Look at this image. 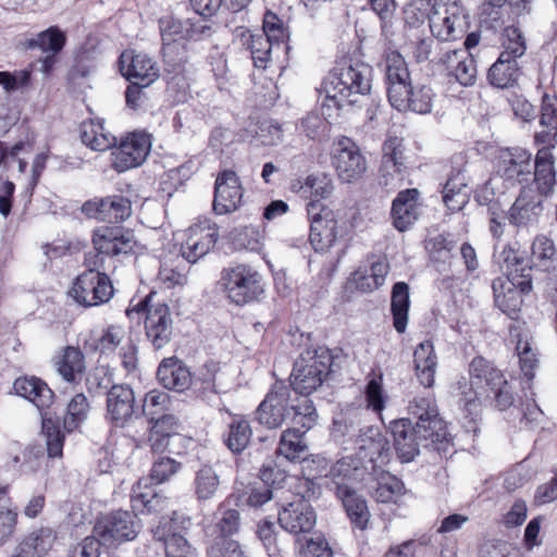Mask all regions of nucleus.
Here are the masks:
<instances>
[{"mask_svg":"<svg viewBox=\"0 0 557 557\" xmlns=\"http://www.w3.org/2000/svg\"><path fill=\"white\" fill-rule=\"evenodd\" d=\"M495 306L512 320L519 319L523 305V297L527 293L521 292L519 286L498 276L492 282Z\"/></svg>","mask_w":557,"mask_h":557,"instance_id":"c85d7f7f","label":"nucleus"},{"mask_svg":"<svg viewBox=\"0 0 557 557\" xmlns=\"http://www.w3.org/2000/svg\"><path fill=\"white\" fill-rule=\"evenodd\" d=\"M387 98L395 90L403 89L411 82L410 72L404 57L397 50H387L384 54Z\"/></svg>","mask_w":557,"mask_h":557,"instance_id":"4c0bfd02","label":"nucleus"},{"mask_svg":"<svg viewBox=\"0 0 557 557\" xmlns=\"http://www.w3.org/2000/svg\"><path fill=\"white\" fill-rule=\"evenodd\" d=\"M86 271L79 274L70 289V296L81 306L94 307L108 302L114 293L107 275L104 258L88 253L85 258Z\"/></svg>","mask_w":557,"mask_h":557,"instance_id":"39448f33","label":"nucleus"},{"mask_svg":"<svg viewBox=\"0 0 557 557\" xmlns=\"http://www.w3.org/2000/svg\"><path fill=\"white\" fill-rule=\"evenodd\" d=\"M465 26V16L458 8L453 10L444 8L443 12L437 9L430 17V29L434 37L442 41L456 40L461 37Z\"/></svg>","mask_w":557,"mask_h":557,"instance_id":"cd10ccee","label":"nucleus"},{"mask_svg":"<svg viewBox=\"0 0 557 557\" xmlns=\"http://www.w3.org/2000/svg\"><path fill=\"white\" fill-rule=\"evenodd\" d=\"M305 436L306 431L286 430L276 449L277 455L300 465L296 494L301 498L278 515L281 527L296 535V557H313V510L310 504L313 495V458Z\"/></svg>","mask_w":557,"mask_h":557,"instance_id":"f257e3e1","label":"nucleus"},{"mask_svg":"<svg viewBox=\"0 0 557 557\" xmlns=\"http://www.w3.org/2000/svg\"><path fill=\"white\" fill-rule=\"evenodd\" d=\"M443 201L447 209L457 212L463 209L469 201L467 185L458 177H449L442 190Z\"/></svg>","mask_w":557,"mask_h":557,"instance_id":"09e8293b","label":"nucleus"},{"mask_svg":"<svg viewBox=\"0 0 557 557\" xmlns=\"http://www.w3.org/2000/svg\"><path fill=\"white\" fill-rule=\"evenodd\" d=\"M151 141L146 133L134 132L124 137L113 152V168L124 172L140 165L148 156Z\"/></svg>","mask_w":557,"mask_h":557,"instance_id":"f3484780","label":"nucleus"},{"mask_svg":"<svg viewBox=\"0 0 557 557\" xmlns=\"http://www.w3.org/2000/svg\"><path fill=\"white\" fill-rule=\"evenodd\" d=\"M145 330L147 338L157 350L164 348L171 342L173 319L166 304L149 307L145 319Z\"/></svg>","mask_w":557,"mask_h":557,"instance_id":"5701e85b","label":"nucleus"},{"mask_svg":"<svg viewBox=\"0 0 557 557\" xmlns=\"http://www.w3.org/2000/svg\"><path fill=\"white\" fill-rule=\"evenodd\" d=\"M371 476L373 484L370 486L369 494L376 503H397V498L404 494L403 481L389 471L374 469Z\"/></svg>","mask_w":557,"mask_h":557,"instance_id":"7c9ffc66","label":"nucleus"},{"mask_svg":"<svg viewBox=\"0 0 557 557\" xmlns=\"http://www.w3.org/2000/svg\"><path fill=\"white\" fill-rule=\"evenodd\" d=\"M221 483L216 467L211 463H201L195 471L193 480L196 499L200 503L213 499L220 491Z\"/></svg>","mask_w":557,"mask_h":557,"instance_id":"c9c22d12","label":"nucleus"},{"mask_svg":"<svg viewBox=\"0 0 557 557\" xmlns=\"http://www.w3.org/2000/svg\"><path fill=\"white\" fill-rule=\"evenodd\" d=\"M251 428L247 420L236 419L228 426L225 444L233 453H242L251 438Z\"/></svg>","mask_w":557,"mask_h":557,"instance_id":"864d4df0","label":"nucleus"},{"mask_svg":"<svg viewBox=\"0 0 557 557\" xmlns=\"http://www.w3.org/2000/svg\"><path fill=\"white\" fill-rule=\"evenodd\" d=\"M125 338V330L121 325H109L102 331L101 336L98 339L97 348L102 354L114 351Z\"/></svg>","mask_w":557,"mask_h":557,"instance_id":"774afa93","label":"nucleus"},{"mask_svg":"<svg viewBox=\"0 0 557 557\" xmlns=\"http://www.w3.org/2000/svg\"><path fill=\"white\" fill-rule=\"evenodd\" d=\"M13 387L18 396L32 401L40 411L42 434L46 438L47 455L49 458L63 456L64 433L60 429L58 419H53L48 411L54 400V393L42 380L32 377H18Z\"/></svg>","mask_w":557,"mask_h":557,"instance_id":"20e7f679","label":"nucleus"},{"mask_svg":"<svg viewBox=\"0 0 557 557\" xmlns=\"http://www.w3.org/2000/svg\"><path fill=\"white\" fill-rule=\"evenodd\" d=\"M336 496L341 499L351 525L364 531L371 517L367 500L347 485H337Z\"/></svg>","mask_w":557,"mask_h":557,"instance_id":"c756f323","label":"nucleus"},{"mask_svg":"<svg viewBox=\"0 0 557 557\" xmlns=\"http://www.w3.org/2000/svg\"><path fill=\"white\" fill-rule=\"evenodd\" d=\"M422 199L418 188L400 190L392 201L391 219L398 232L408 231L421 214Z\"/></svg>","mask_w":557,"mask_h":557,"instance_id":"6ab92c4d","label":"nucleus"},{"mask_svg":"<svg viewBox=\"0 0 557 557\" xmlns=\"http://www.w3.org/2000/svg\"><path fill=\"white\" fill-rule=\"evenodd\" d=\"M367 407L373 412L381 413L385 407L386 396L383 389L382 373L371 377L364 391Z\"/></svg>","mask_w":557,"mask_h":557,"instance_id":"e2e57ef3","label":"nucleus"},{"mask_svg":"<svg viewBox=\"0 0 557 557\" xmlns=\"http://www.w3.org/2000/svg\"><path fill=\"white\" fill-rule=\"evenodd\" d=\"M261 34L276 42L283 49H287L286 41L289 38L288 27L285 22L273 11L267 10L263 16V26Z\"/></svg>","mask_w":557,"mask_h":557,"instance_id":"603ef678","label":"nucleus"},{"mask_svg":"<svg viewBox=\"0 0 557 557\" xmlns=\"http://www.w3.org/2000/svg\"><path fill=\"white\" fill-rule=\"evenodd\" d=\"M330 163L339 182L356 184L368 173L369 163L360 145L349 136H336L330 146Z\"/></svg>","mask_w":557,"mask_h":557,"instance_id":"423d86ee","label":"nucleus"},{"mask_svg":"<svg viewBox=\"0 0 557 557\" xmlns=\"http://www.w3.org/2000/svg\"><path fill=\"white\" fill-rule=\"evenodd\" d=\"M500 267L505 274V280L519 286L524 293H530L533 288L532 257L523 250L518 242L507 243L500 251Z\"/></svg>","mask_w":557,"mask_h":557,"instance_id":"f8f14e48","label":"nucleus"},{"mask_svg":"<svg viewBox=\"0 0 557 557\" xmlns=\"http://www.w3.org/2000/svg\"><path fill=\"white\" fill-rule=\"evenodd\" d=\"M434 64L448 83L469 87L476 82V62L467 49L442 51Z\"/></svg>","mask_w":557,"mask_h":557,"instance_id":"9b49d317","label":"nucleus"},{"mask_svg":"<svg viewBox=\"0 0 557 557\" xmlns=\"http://www.w3.org/2000/svg\"><path fill=\"white\" fill-rule=\"evenodd\" d=\"M337 238V221L334 211L327 206H321L315 212V252L333 246Z\"/></svg>","mask_w":557,"mask_h":557,"instance_id":"ea45409f","label":"nucleus"},{"mask_svg":"<svg viewBox=\"0 0 557 557\" xmlns=\"http://www.w3.org/2000/svg\"><path fill=\"white\" fill-rule=\"evenodd\" d=\"M394 448L403 462H410L419 454L420 438L410 419H399L391 423Z\"/></svg>","mask_w":557,"mask_h":557,"instance_id":"bb28decb","label":"nucleus"},{"mask_svg":"<svg viewBox=\"0 0 557 557\" xmlns=\"http://www.w3.org/2000/svg\"><path fill=\"white\" fill-rule=\"evenodd\" d=\"M95 255L106 257L128 255L134 252L137 240L131 231L103 227L97 230L92 237Z\"/></svg>","mask_w":557,"mask_h":557,"instance_id":"aec40b11","label":"nucleus"},{"mask_svg":"<svg viewBox=\"0 0 557 557\" xmlns=\"http://www.w3.org/2000/svg\"><path fill=\"white\" fill-rule=\"evenodd\" d=\"M290 386L296 395L293 410L298 416L310 419L313 414V352L306 349L295 361L290 374Z\"/></svg>","mask_w":557,"mask_h":557,"instance_id":"1a4fd4ad","label":"nucleus"},{"mask_svg":"<svg viewBox=\"0 0 557 557\" xmlns=\"http://www.w3.org/2000/svg\"><path fill=\"white\" fill-rule=\"evenodd\" d=\"M162 54L166 70L172 73H181L188 62L186 42L162 44Z\"/></svg>","mask_w":557,"mask_h":557,"instance_id":"13d9d810","label":"nucleus"},{"mask_svg":"<svg viewBox=\"0 0 557 557\" xmlns=\"http://www.w3.org/2000/svg\"><path fill=\"white\" fill-rule=\"evenodd\" d=\"M157 376L163 387L180 393L191 385L190 371L176 358L164 359L158 368Z\"/></svg>","mask_w":557,"mask_h":557,"instance_id":"473e14b6","label":"nucleus"},{"mask_svg":"<svg viewBox=\"0 0 557 557\" xmlns=\"http://www.w3.org/2000/svg\"><path fill=\"white\" fill-rule=\"evenodd\" d=\"M140 530V521L133 511L115 510L98 519L94 533L103 545L133 541Z\"/></svg>","mask_w":557,"mask_h":557,"instance_id":"9d476101","label":"nucleus"},{"mask_svg":"<svg viewBox=\"0 0 557 557\" xmlns=\"http://www.w3.org/2000/svg\"><path fill=\"white\" fill-rule=\"evenodd\" d=\"M468 375L460 376L451 385V395L475 431L484 407L506 411L513 406L516 393L505 371L484 356L478 355L470 360Z\"/></svg>","mask_w":557,"mask_h":557,"instance_id":"f03ea898","label":"nucleus"},{"mask_svg":"<svg viewBox=\"0 0 557 557\" xmlns=\"http://www.w3.org/2000/svg\"><path fill=\"white\" fill-rule=\"evenodd\" d=\"M131 502L134 510L152 512L158 510L160 498L148 487V479H140L132 490Z\"/></svg>","mask_w":557,"mask_h":557,"instance_id":"8fccbe9b","label":"nucleus"},{"mask_svg":"<svg viewBox=\"0 0 557 557\" xmlns=\"http://www.w3.org/2000/svg\"><path fill=\"white\" fill-rule=\"evenodd\" d=\"M244 188L238 175L224 170L214 182L213 210L216 214H227L238 210L243 203Z\"/></svg>","mask_w":557,"mask_h":557,"instance_id":"dca6fc26","label":"nucleus"},{"mask_svg":"<svg viewBox=\"0 0 557 557\" xmlns=\"http://www.w3.org/2000/svg\"><path fill=\"white\" fill-rule=\"evenodd\" d=\"M363 458H369V461L373 465L374 469H382V466H386L391 460V447L388 441L381 433L370 437L361 447Z\"/></svg>","mask_w":557,"mask_h":557,"instance_id":"37998d69","label":"nucleus"},{"mask_svg":"<svg viewBox=\"0 0 557 557\" xmlns=\"http://www.w3.org/2000/svg\"><path fill=\"white\" fill-rule=\"evenodd\" d=\"M188 20L164 16L159 20L162 44L186 42L188 37Z\"/></svg>","mask_w":557,"mask_h":557,"instance_id":"3c124183","label":"nucleus"},{"mask_svg":"<svg viewBox=\"0 0 557 557\" xmlns=\"http://www.w3.org/2000/svg\"><path fill=\"white\" fill-rule=\"evenodd\" d=\"M410 304L409 285L406 282H396L391 293V314L393 327L398 334L407 331Z\"/></svg>","mask_w":557,"mask_h":557,"instance_id":"e433bc0d","label":"nucleus"},{"mask_svg":"<svg viewBox=\"0 0 557 557\" xmlns=\"http://www.w3.org/2000/svg\"><path fill=\"white\" fill-rule=\"evenodd\" d=\"M288 403L289 387L284 381H276L259 405L256 411L257 420L269 429L280 428L293 409Z\"/></svg>","mask_w":557,"mask_h":557,"instance_id":"ddd939ff","label":"nucleus"},{"mask_svg":"<svg viewBox=\"0 0 557 557\" xmlns=\"http://www.w3.org/2000/svg\"><path fill=\"white\" fill-rule=\"evenodd\" d=\"M436 94L429 85L418 84L413 86L411 82L405 88L395 90V94L388 97L391 106L400 113L429 114L432 112Z\"/></svg>","mask_w":557,"mask_h":557,"instance_id":"4468645a","label":"nucleus"},{"mask_svg":"<svg viewBox=\"0 0 557 557\" xmlns=\"http://www.w3.org/2000/svg\"><path fill=\"white\" fill-rule=\"evenodd\" d=\"M37 557L46 555L53 546L57 535L50 528H40L24 537Z\"/></svg>","mask_w":557,"mask_h":557,"instance_id":"69168bd1","label":"nucleus"},{"mask_svg":"<svg viewBox=\"0 0 557 557\" xmlns=\"http://www.w3.org/2000/svg\"><path fill=\"white\" fill-rule=\"evenodd\" d=\"M221 284L227 298L238 306L258 300L264 292L262 275L247 264L224 269Z\"/></svg>","mask_w":557,"mask_h":557,"instance_id":"0eeeda50","label":"nucleus"},{"mask_svg":"<svg viewBox=\"0 0 557 557\" xmlns=\"http://www.w3.org/2000/svg\"><path fill=\"white\" fill-rule=\"evenodd\" d=\"M219 230L209 220L200 221L186 231V238L181 245V255L189 263L197 262L215 245Z\"/></svg>","mask_w":557,"mask_h":557,"instance_id":"2eb2a0df","label":"nucleus"},{"mask_svg":"<svg viewBox=\"0 0 557 557\" xmlns=\"http://www.w3.org/2000/svg\"><path fill=\"white\" fill-rule=\"evenodd\" d=\"M413 426L421 443L424 442L425 446H431L441 456L451 455L455 451L454 436L440 413L426 421L416 422Z\"/></svg>","mask_w":557,"mask_h":557,"instance_id":"412c9836","label":"nucleus"},{"mask_svg":"<svg viewBox=\"0 0 557 557\" xmlns=\"http://www.w3.org/2000/svg\"><path fill=\"white\" fill-rule=\"evenodd\" d=\"M182 468V463L171 457L160 456L151 466L149 480L156 484L169 481Z\"/></svg>","mask_w":557,"mask_h":557,"instance_id":"680f3d73","label":"nucleus"},{"mask_svg":"<svg viewBox=\"0 0 557 557\" xmlns=\"http://www.w3.org/2000/svg\"><path fill=\"white\" fill-rule=\"evenodd\" d=\"M89 412V403L83 393L73 396L66 407V413L63 418V428L66 432L77 430L87 419Z\"/></svg>","mask_w":557,"mask_h":557,"instance_id":"de8ad7c7","label":"nucleus"},{"mask_svg":"<svg viewBox=\"0 0 557 557\" xmlns=\"http://www.w3.org/2000/svg\"><path fill=\"white\" fill-rule=\"evenodd\" d=\"M522 66L517 60L499 57L487 71L490 85L499 89H510L519 85Z\"/></svg>","mask_w":557,"mask_h":557,"instance_id":"72a5a7b5","label":"nucleus"},{"mask_svg":"<svg viewBox=\"0 0 557 557\" xmlns=\"http://www.w3.org/2000/svg\"><path fill=\"white\" fill-rule=\"evenodd\" d=\"M543 197L533 185L523 186L519 196L508 210V220L515 226H528L537 221L543 210Z\"/></svg>","mask_w":557,"mask_h":557,"instance_id":"b1692460","label":"nucleus"},{"mask_svg":"<svg viewBox=\"0 0 557 557\" xmlns=\"http://www.w3.org/2000/svg\"><path fill=\"white\" fill-rule=\"evenodd\" d=\"M186 259L176 256L174 259L162 261L159 270V280L168 288L184 286L187 283Z\"/></svg>","mask_w":557,"mask_h":557,"instance_id":"a18cd8bd","label":"nucleus"},{"mask_svg":"<svg viewBox=\"0 0 557 557\" xmlns=\"http://www.w3.org/2000/svg\"><path fill=\"white\" fill-rule=\"evenodd\" d=\"M500 53L499 57L519 60L528 49L527 38L520 27L516 25L505 26L498 37Z\"/></svg>","mask_w":557,"mask_h":557,"instance_id":"a19ab883","label":"nucleus"},{"mask_svg":"<svg viewBox=\"0 0 557 557\" xmlns=\"http://www.w3.org/2000/svg\"><path fill=\"white\" fill-rule=\"evenodd\" d=\"M372 75V66L360 54L354 52L343 55L322 82V90L325 92L321 104L322 115L325 119L338 116L339 110L355 103L351 96L368 95Z\"/></svg>","mask_w":557,"mask_h":557,"instance_id":"7ed1b4c3","label":"nucleus"},{"mask_svg":"<svg viewBox=\"0 0 557 557\" xmlns=\"http://www.w3.org/2000/svg\"><path fill=\"white\" fill-rule=\"evenodd\" d=\"M82 212L88 218L108 223H121L131 216V201L120 195L106 198H95L86 201Z\"/></svg>","mask_w":557,"mask_h":557,"instance_id":"a211bd4d","label":"nucleus"},{"mask_svg":"<svg viewBox=\"0 0 557 557\" xmlns=\"http://www.w3.org/2000/svg\"><path fill=\"white\" fill-rule=\"evenodd\" d=\"M335 359L336 357L331 349L321 346L315 348V382H318V385L330 380L336 372L338 366Z\"/></svg>","mask_w":557,"mask_h":557,"instance_id":"052dcab7","label":"nucleus"},{"mask_svg":"<svg viewBox=\"0 0 557 557\" xmlns=\"http://www.w3.org/2000/svg\"><path fill=\"white\" fill-rule=\"evenodd\" d=\"M532 175L531 154L520 152L517 156L507 154L499 159L494 177L503 181L506 188L529 182Z\"/></svg>","mask_w":557,"mask_h":557,"instance_id":"393cba45","label":"nucleus"},{"mask_svg":"<svg viewBox=\"0 0 557 557\" xmlns=\"http://www.w3.org/2000/svg\"><path fill=\"white\" fill-rule=\"evenodd\" d=\"M456 247L450 234H438L425 240V250L432 262H446Z\"/></svg>","mask_w":557,"mask_h":557,"instance_id":"4d7b16f0","label":"nucleus"},{"mask_svg":"<svg viewBox=\"0 0 557 557\" xmlns=\"http://www.w3.org/2000/svg\"><path fill=\"white\" fill-rule=\"evenodd\" d=\"M533 172V187L541 197H547L553 193L556 184V172L554 166V157H547L546 152L535 156Z\"/></svg>","mask_w":557,"mask_h":557,"instance_id":"58836bf2","label":"nucleus"},{"mask_svg":"<svg viewBox=\"0 0 557 557\" xmlns=\"http://www.w3.org/2000/svg\"><path fill=\"white\" fill-rule=\"evenodd\" d=\"M154 536L164 542L166 557H195L194 548L182 535L176 533L165 535V532L158 527Z\"/></svg>","mask_w":557,"mask_h":557,"instance_id":"5fc2aeb1","label":"nucleus"},{"mask_svg":"<svg viewBox=\"0 0 557 557\" xmlns=\"http://www.w3.org/2000/svg\"><path fill=\"white\" fill-rule=\"evenodd\" d=\"M54 367L65 382L76 384L86 370L85 356L79 348L66 346L55 359Z\"/></svg>","mask_w":557,"mask_h":557,"instance_id":"f704fd0d","label":"nucleus"},{"mask_svg":"<svg viewBox=\"0 0 557 557\" xmlns=\"http://www.w3.org/2000/svg\"><path fill=\"white\" fill-rule=\"evenodd\" d=\"M413 368L416 376L422 386L430 388L434 385L437 356L431 339H425L416 346L413 350Z\"/></svg>","mask_w":557,"mask_h":557,"instance_id":"2f4dec72","label":"nucleus"},{"mask_svg":"<svg viewBox=\"0 0 557 557\" xmlns=\"http://www.w3.org/2000/svg\"><path fill=\"white\" fill-rule=\"evenodd\" d=\"M83 144L96 151H106L116 145V138L106 131L101 122L89 120L81 124Z\"/></svg>","mask_w":557,"mask_h":557,"instance_id":"79ce46f5","label":"nucleus"},{"mask_svg":"<svg viewBox=\"0 0 557 557\" xmlns=\"http://www.w3.org/2000/svg\"><path fill=\"white\" fill-rule=\"evenodd\" d=\"M435 10L432 0H410L404 9V20L409 26L417 27L425 20L430 21Z\"/></svg>","mask_w":557,"mask_h":557,"instance_id":"bf43d9fd","label":"nucleus"},{"mask_svg":"<svg viewBox=\"0 0 557 557\" xmlns=\"http://www.w3.org/2000/svg\"><path fill=\"white\" fill-rule=\"evenodd\" d=\"M248 50L251 53L255 66L265 69L272 59V54L284 49L276 46V42L269 39L264 34L256 33L255 37H250Z\"/></svg>","mask_w":557,"mask_h":557,"instance_id":"49530a36","label":"nucleus"},{"mask_svg":"<svg viewBox=\"0 0 557 557\" xmlns=\"http://www.w3.org/2000/svg\"><path fill=\"white\" fill-rule=\"evenodd\" d=\"M135 413V394L124 384L113 385L107 393L106 419L116 428L125 426Z\"/></svg>","mask_w":557,"mask_h":557,"instance_id":"4be33fe9","label":"nucleus"},{"mask_svg":"<svg viewBox=\"0 0 557 557\" xmlns=\"http://www.w3.org/2000/svg\"><path fill=\"white\" fill-rule=\"evenodd\" d=\"M516 337V352L519 357L520 370L528 380H532L539 363L537 355L527 336L519 333Z\"/></svg>","mask_w":557,"mask_h":557,"instance_id":"6e6d98bb","label":"nucleus"},{"mask_svg":"<svg viewBox=\"0 0 557 557\" xmlns=\"http://www.w3.org/2000/svg\"><path fill=\"white\" fill-rule=\"evenodd\" d=\"M65 34L58 27L51 26L48 29L37 34L26 42L29 49H40L42 52L58 54L64 47Z\"/></svg>","mask_w":557,"mask_h":557,"instance_id":"c03bdc74","label":"nucleus"},{"mask_svg":"<svg viewBox=\"0 0 557 557\" xmlns=\"http://www.w3.org/2000/svg\"><path fill=\"white\" fill-rule=\"evenodd\" d=\"M120 62L121 71L129 82L150 86L159 76L157 63L145 53L123 52Z\"/></svg>","mask_w":557,"mask_h":557,"instance_id":"a878e982","label":"nucleus"},{"mask_svg":"<svg viewBox=\"0 0 557 557\" xmlns=\"http://www.w3.org/2000/svg\"><path fill=\"white\" fill-rule=\"evenodd\" d=\"M409 174L405 156L404 139L398 136L387 137L382 145V158L379 169L380 185L387 189L400 187Z\"/></svg>","mask_w":557,"mask_h":557,"instance_id":"6e6552de","label":"nucleus"},{"mask_svg":"<svg viewBox=\"0 0 557 557\" xmlns=\"http://www.w3.org/2000/svg\"><path fill=\"white\" fill-rule=\"evenodd\" d=\"M539 124L557 129V96L544 92L541 99Z\"/></svg>","mask_w":557,"mask_h":557,"instance_id":"338daca9","label":"nucleus"},{"mask_svg":"<svg viewBox=\"0 0 557 557\" xmlns=\"http://www.w3.org/2000/svg\"><path fill=\"white\" fill-rule=\"evenodd\" d=\"M171 399L166 392L150 391L146 394L143 412L148 419H156V416L166 413L170 410Z\"/></svg>","mask_w":557,"mask_h":557,"instance_id":"0e129e2a","label":"nucleus"}]
</instances>
